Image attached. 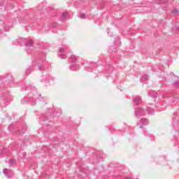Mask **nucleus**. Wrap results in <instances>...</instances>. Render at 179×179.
<instances>
[{
  "instance_id": "nucleus-1",
  "label": "nucleus",
  "mask_w": 179,
  "mask_h": 179,
  "mask_svg": "<svg viewBox=\"0 0 179 179\" xmlns=\"http://www.w3.org/2000/svg\"><path fill=\"white\" fill-rule=\"evenodd\" d=\"M65 50H66V48L65 46H62L59 48L58 55L62 59H65L66 58V55H65Z\"/></svg>"
},
{
  "instance_id": "nucleus-2",
  "label": "nucleus",
  "mask_w": 179,
  "mask_h": 179,
  "mask_svg": "<svg viewBox=\"0 0 179 179\" xmlns=\"http://www.w3.org/2000/svg\"><path fill=\"white\" fill-rule=\"evenodd\" d=\"M148 124H149V120L146 118H142L138 122V125L139 128H143V127H145V125H148Z\"/></svg>"
},
{
  "instance_id": "nucleus-3",
  "label": "nucleus",
  "mask_w": 179,
  "mask_h": 179,
  "mask_svg": "<svg viewBox=\"0 0 179 179\" xmlns=\"http://www.w3.org/2000/svg\"><path fill=\"white\" fill-rule=\"evenodd\" d=\"M136 117H139L142 115H145V109L142 108H138L136 109Z\"/></svg>"
},
{
  "instance_id": "nucleus-4",
  "label": "nucleus",
  "mask_w": 179,
  "mask_h": 179,
  "mask_svg": "<svg viewBox=\"0 0 179 179\" xmlns=\"http://www.w3.org/2000/svg\"><path fill=\"white\" fill-rule=\"evenodd\" d=\"M14 45H23V38H20L13 42Z\"/></svg>"
},
{
  "instance_id": "nucleus-5",
  "label": "nucleus",
  "mask_w": 179,
  "mask_h": 179,
  "mask_svg": "<svg viewBox=\"0 0 179 179\" xmlns=\"http://www.w3.org/2000/svg\"><path fill=\"white\" fill-rule=\"evenodd\" d=\"M140 103H142V100L141 99V97L139 96H135L134 98V103L136 106H138Z\"/></svg>"
},
{
  "instance_id": "nucleus-6",
  "label": "nucleus",
  "mask_w": 179,
  "mask_h": 179,
  "mask_svg": "<svg viewBox=\"0 0 179 179\" xmlns=\"http://www.w3.org/2000/svg\"><path fill=\"white\" fill-rule=\"evenodd\" d=\"M34 45V42L32 40H29L25 43V46L27 48H30Z\"/></svg>"
},
{
  "instance_id": "nucleus-7",
  "label": "nucleus",
  "mask_w": 179,
  "mask_h": 179,
  "mask_svg": "<svg viewBox=\"0 0 179 179\" xmlns=\"http://www.w3.org/2000/svg\"><path fill=\"white\" fill-rule=\"evenodd\" d=\"M50 80V75L47 74L45 76H43L41 77V82H45V83H47V82H49Z\"/></svg>"
},
{
  "instance_id": "nucleus-8",
  "label": "nucleus",
  "mask_w": 179,
  "mask_h": 179,
  "mask_svg": "<svg viewBox=\"0 0 179 179\" xmlns=\"http://www.w3.org/2000/svg\"><path fill=\"white\" fill-rule=\"evenodd\" d=\"M3 173L8 177V178H10L12 177V176H10V171L8 169H5L3 170Z\"/></svg>"
},
{
  "instance_id": "nucleus-9",
  "label": "nucleus",
  "mask_w": 179,
  "mask_h": 179,
  "mask_svg": "<svg viewBox=\"0 0 179 179\" xmlns=\"http://www.w3.org/2000/svg\"><path fill=\"white\" fill-rule=\"evenodd\" d=\"M62 22H65L66 19H68V13H64L60 17Z\"/></svg>"
},
{
  "instance_id": "nucleus-10",
  "label": "nucleus",
  "mask_w": 179,
  "mask_h": 179,
  "mask_svg": "<svg viewBox=\"0 0 179 179\" xmlns=\"http://www.w3.org/2000/svg\"><path fill=\"white\" fill-rule=\"evenodd\" d=\"M79 65H76V64H71L70 66V69L71 71H78L79 70Z\"/></svg>"
},
{
  "instance_id": "nucleus-11",
  "label": "nucleus",
  "mask_w": 179,
  "mask_h": 179,
  "mask_svg": "<svg viewBox=\"0 0 179 179\" xmlns=\"http://www.w3.org/2000/svg\"><path fill=\"white\" fill-rule=\"evenodd\" d=\"M27 100L31 104V106H36V99H34V97H30Z\"/></svg>"
},
{
  "instance_id": "nucleus-12",
  "label": "nucleus",
  "mask_w": 179,
  "mask_h": 179,
  "mask_svg": "<svg viewBox=\"0 0 179 179\" xmlns=\"http://www.w3.org/2000/svg\"><path fill=\"white\" fill-rule=\"evenodd\" d=\"M146 111L148 114H155V109H152L151 107H148Z\"/></svg>"
},
{
  "instance_id": "nucleus-13",
  "label": "nucleus",
  "mask_w": 179,
  "mask_h": 179,
  "mask_svg": "<svg viewBox=\"0 0 179 179\" xmlns=\"http://www.w3.org/2000/svg\"><path fill=\"white\" fill-rule=\"evenodd\" d=\"M77 59H78L76 58V56H75L74 55H73L71 56V57H70V59H69V61H70V62L74 63V62H76Z\"/></svg>"
},
{
  "instance_id": "nucleus-14",
  "label": "nucleus",
  "mask_w": 179,
  "mask_h": 179,
  "mask_svg": "<svg viewBox=\"0 0 179 179\" xmlns=\"http://www.w3.org/2000/svg\"><path fill=\"white\" fill-rule=\"evenodd\" d=\"M148 79H149V76L148 75L142 76L141 82L143 83L146 82V80H148Z\"/></svg>"
},
{
  "instance_id": "nucleus-15",
  "label": "nucleus",
  "mask_w": 179,
  "mask_h": 179,
  "mask_svg": "<svg viewBox=\"0 0 179 179\" xmlns=\"http://www.w3.org/2000/svg\"><path fill=\"white\" fill-rule=\"evenodd\" d=\"M38 101H47V98H44L43 96H41V95H38Z\"/></svg>"
},
{
  "instance_id": "nucleus-16",
  "label": "nucleus",
  "mask_w": 179,
  "mask_h": 179,
  "mask_svg": "<svg viewBox=\"0 0 179 179\" xmlns=\"http://www.w3.org/2000/svg\"><path fill=\"white\" fill-rule=\"evenodd\" d=\"M149 96L155 99V97H157V94H156V92H152L149 93Z\"/></svg>"
},
{
  "instance_id": "nucleus-17",
  "label": "nucleus",
  "mask_w": 179,
  "mask_h": 179,
  "mask_svg": "<svg viewBox=\"0 0 179 179\" xmlns=\"http://www.w3.org/2000/svg\"><path fill=\"white\" fill-rule=\"evenodd\" d=\"M38 68L39 71H43V69H44V66L43 64H38Z\"/></svg>"
},
{
  "instance_id": "nucleus-18",
  "label": "nucleus",
  "mask_w": 179,
  "mask_h": 179,
  "mask_svg": "<svg viewBox=\"0 0 179 179\" xmlns=\"http://www.w3.org/2000/svg\"><path fill=\"white\" fill-rule=\"evenodd\" d=\"M30 72H31V68L27 69L25 73L26 75H29Z\"/></svg>"
},
{
  "instance_id": "nucleus-19",
  "label": "nucleus",
  "mask_w": 179,
  "mask_h": 179,
  "mask_svg": "<svg viewBox=\"0 0 179 179\" xmlns=\"http://www.w3.org/2000/svg\"><path fill=\"white\" fill-rule=\"evenodd\" d=\"M79 17H80V19H86V15L82 13L80 15Z\"/></svg>"
},
{
  "instance_id": "nucleus-20",
  "label": "nucleus",
  "mask_w": 179,
  "mask_h": 179,
  "mask_svg": "<svg viewBox=\"0 0 179 179\" xmlns=\"http://www.w3.org/2000/svg\"><path fill=\"white\" fill-rule=\"evenodd\" d=\"M58 27V24H57L56 22H53L52 24V27H53L54 29L57 28Z\"/></svg>"
},
{
  "instance_id": "nucleus-21",
  "label": "nucleus",
  "mask_w": 179,
  "mask_h": 179,
  "mask_svg": "<svg viewBox=\"0 0 179 179\" xmlns=\"http://www.w3.org/2000/svg\"><path fill=\"white\" fill-rule=\"evenodd\" d=\"M172 13H179V10L177 8H175L173 11Z\"/></svg>"
},
{
  "instance_id": "nucleus-22",
  "label": "nucleus",
  "mask_w": 179,
  "mask_h": 179,
  "mask_svg": "<svg viewBox=\"0 0 179 179\" xmlns=\"http://www.w3.org/2000/svg\"><path fill=\"white\" fill-rule=\"evenodd\" d=\"M15 159H10V165L12 166L13 163H15Z\"/></svg>"
},
{
  "instance_id": "nucleus-23",
  "label": "nucleus",
  "mask_w": 179,
  "mask_h": 179,
  "mask_svg": "<svg viewBox=\"0 0 179 179\" xmlns=\"http://www.w3.org/2000/svg\"><path fill=\"white\" fill-rule=\"evenodd\" d=\"M173 127H174V128H178V127H179L178 123L174 124Z\"/></svg>"
},
{
  "instance_id": "nucleus-24",
  "label": "nucleus",
  "mask_w": 179,
  "mask_h": 179,
  "mask_svg": "<svg viewBox=\"0 0 179 179\" xmlns=\"http://www.w3.org/2000/svg\"><path fill=\"white\" fill-rule=\"evenodd\" d=\"M144 135H145V136H148V135H149V133H148V131H145V132H144Z\"/></svg>"
},
{
  "instance_id": "nucleus-25",
  "label": "nucleus",
  "mask_w": 179,
  "mask_h": 179,
  "mask_svg": "<svg viewBox=\"0 0 179 179\" xmlns=\"http://www.w3.org/2000/svg\"><path fill=\"white\" fill-rule=\"evenodd\" d=\"M45 179H50V176H46V178Z\"/></svg>"
},
{
  "instance_id": "nucleus-26",
  "label": "nucleus",
  "mask_w": 179,
  "mask_h": 179,
  "mask_svg": "<svg viewBox=\"0 0 179 179\" xmlns=\"http://www.w3.org/2000/svg\"><path fill=\"white\" fill-rule=\"evenodd\" d=\"M5 30H6V31H8L9 29H8L5 28Z\"/></svg>"
},
{
  "instance_id": "nucleus-27",
  "label": "nucleus",
  "mask_w": 179,
  "mask_h": 179,
  "mask_svg": "<svg viewBox=\"0 0 179 179\" xmlns=\"http://www.w3.org/2000/svg\"><path fill=\"white\" fill-rule=\"evenodd\" d=\"M22 90H27V89H22Z\"/></svg>"
},
{
  "instance_id": "nucleus-28",
  "label": "nucleus",
  "mask_w": 179,
  "mask_h": 179,
  "mask_svg": "<svg viewBox=\"0 0 179 179\" xmlns=\"http://www.w3.org/2000/svg\"><path fill=\"white\" fill-rule=\"evenodd\" d=\"M0 107H3V106H2V105H0Z\"/></svg>"
}]
</instances>
